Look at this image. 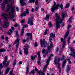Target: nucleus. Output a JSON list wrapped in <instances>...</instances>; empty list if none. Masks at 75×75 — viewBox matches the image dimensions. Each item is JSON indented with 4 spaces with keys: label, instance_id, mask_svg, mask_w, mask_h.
<instances>
[{
    "label": "nucleus",
    "instance_id": "1",
    "mask_svg": "<svg viewBox=\"0 0 75 75\" xmlns=\"http://www.w3.org/2000/svg\"><path fill=\"white\" fill-rule=\"evenodd\" d=\"M11 5H8V8L6 10V12H8L10 10V8H11V10L10 12H8V14L10 18L11 19H13V18H14L15 17V15L14 14V13L16 9H15V7L14 6H12L14 4V1L13 0L12 1H11Z\"/></svg>",
    "mask_w": 75,
    "mask_h": 75
},
{
    "label": "nucleus",
    "instance_id": "2",
    "mask_svg": "<svg viewBox=\"0 0 75 75\" xmlns=\"http://www.w3.org/2000/svg\"><path fill=\"white\" fill-rule=\"evenodd\" d=\"M60 7L61 10H62L63 9V5L62 4H61L60 5L59 4H57L56 5V3L55 2V1H54V5L53 7L51 8V11L52 13H54L55 10H58V7Z\"/></svg>",
    "mask_w": 75,
    "mask_h": 75
},
{
    "label": "nucleus",
    "instance_id": "3",
    "mask_svg": "<svg viewBox=\"0 0 75 75\" xmlns=\"http://www.w3.org/2000/svg\"><path fill=\"white\" fill-rule=\"evenodd\" d=\"M1 16H3L6 20L4 23L3 27L4 28H7V27H8V22L7 20V17H8V15L6 13H2Z\"/></svg>",
    "mask_w": 75,
    "mask_h": 75
},
{
    "label": "nucleus",
    "instance_id": "4",
    "mask_svg": "<svg viewBox=\"0 0 75 75\" xmlns=\"http://www.w3.org/2000/svg\"><path fill=\"white\" fill-rule=\"evenodd\" d=\"M60 60L59 58H57V57H56V58L55 59L54 62V64L56 65H57V68H58V69L59 70L60 72H61V66L59 63V61Z\"/></svg>",
    "mask_w": 75,
    "mask_h": 75
},
{
    "label": "nucleus",
    "instance_id": "5",
    "mask_svg": "<svg viewBox=\"0 0 75 75\" xmlns=\"http://www.w3.org/2000/svg\"><path fill=\"white\" fill-rule=\"evenodd\" d=\"M51 59V58L49 57L46 62V65H45L44 67L43 70L42 72V75H45V73H44V72H45V71L46 70V69H47V67H48V65L49 64V62H50V59Z\"/></svg>",
    "mask_w": 75,
    "mask_h": 75
},
{
    "label": "nucleus",
    "instance_id": "6",
    "mask_svg": "<svg viewBox=\"0 0 75 75\" xmlns=\"http://www.w3.org/2000/svg\"><path fill=\"white\" fill-rule=\"evenodd\" d=\"M55 16L56 17V18H57L59 20H60V21H62L64 20V18H65V17L66 16V14L62 13V18H61L59 15H58V14L57 13H56L55 14Z\"/></svg>",
    "mask_w": 75,
    "mask_h": 75
},
{
    "label": "nucleus",
    "instance_id": "7",
    "mask_svg": "<svg viewBox=\"0 0 75 75\" xmlns=\"http://www.w3.org/2000/svg\"><path fill=\"white\" fill-rule=\"evenodd\" d=\"M7 56H6L4 58L5 60L3 61L2 63V65H3V66L6 65V66L8 67L9 65V64H10V61H8L6 64V62H7Z\"/></svg>",
    "mask_w": 75,
    "mask_h": 75
},
{
    "label": "nucleus",
    "instance_id": "8",
    "mask_svg": "<svg viewBox=\"0 0 75 75\" xmlns=\"http://www.w3.org/2000/svg\"><path fill=\"white\" fill-rule=\"evenodd\" d=\"M56 26L57 28H60L61 27V24L62 23V21L60 20H59L58 18H56Z\"/></svg>",
    "mask_w": 75,
    "mask_h": 75
},
{
    "label": "nucleus",
    "instance_id": "9",
    "mask_svg": "<svg viewBox=\"0 0 75 75\" xmlns=\"http://www.w3.org/2000/svg\"><path fill=\"white\" fill-rule=\"evenodd\" d=\"M33 18L32 16L28 18L27 23L28 24H30V25H33Z\"/></svg>",
    "mask_w": 75,
    "mask_h": 75
},
{
    "label": "nucleus",
    "instance_id": "10",
    "mask_svg": "<svg viewBox=\"0 0 75 75\" xmlns=\"http://www.w3.org/2000/svg\"><path fill=\"white\" fill-rule=\"evenodd\" d=\"M70 50L72 54H69V55H71L73 58L75 57V50L73 48H70Z\"/></svg>",
    "mask_w": 75,
    "mask_h": 75
},
{
    "label": "nucleus",
    "instance_id": "11",
    "mask_svg": "<svg viewBox=\"0 0 75 75\" xmlns=\"http://www.w3.org/2000/svg\"><path fill=\"white\" fill-rule=\"evenodd\" d=\"M29 46L28 45H26L25 49H24V53L25 55H28V48Z\"/></svg>",
    "mask_w": 75,
    "mask_h": 75
},
{
    "label": "nucleus",
    "instance_id": "12",
    "mask_svg": "<svg viewBox=\"0 0 75 75\" xmlns=\"http://www.w3.org/2000/svg\"><path fill=\"white\" fill-rule=\"evenodd\" d=\"M28 14H29V11L28 9H26L25 11L22 14H21V16L22 17H23V16H26V15H27Z\"/></svg>",
    "mask_w": 75,
    "mask_h": 75
},
{
    "label": "nucleus",
    "instance_id": "13",
    "mask_svg": "<svg viewBox=\"0 0 75 75\" xmlns=\"http://www.w3.org/2000/svg\"><path fill=\"white\" fill-rule=\"evenodd\" d=\"M20 39L18 38H17L15 42H14V44H16V45H19L20 43L19 42L20 41Z\"/></svg>",
    "mask_w": 75,
    "mask_h": 75
},
{
    "label": "nucleus",
    "instance_id": "14",
    "mask_svg": "<svg viewBox=\"0 0 75 75\" xmlns=\"http://www.w3.org/2000/svg\"><path fill=\"white\" fill-rule=\"evenodd\" d=\"M45 42H46V41L45 39H44L43 41L42 40H40V45L42 48L43 47L42 45H44L45 44Z\"/></svg>",
    "mask_w": 75,
    "mask_h": 75
},
{
    "label": "nucleus",
    "instance_id": "15",
    "mask_svg": "<svg viewBox=\"0 0 75 75\" xmlns=\"http://www.w3.org/2000/svg\"><path fill=\"white\" fill-rule=\"evenodd\" d=\"M24 0H20V2L21 6H24V5H25V4H26V3L25 2H24Z\"/></svg>",
    "mask_w": 75,
    "mask_h": 75
},
{
    "label": "nucleus",
    "instance_id": "16",
    "mask_svg": "<svg viewBox=\"0 0 75 75\" xmlns=\"http://www.w3.org/2000/svg\"><path fill=\"white\" fill-rule=\"evenodd\" d=\"M67 61V60L66 59L63 62H62V68H64L65 66V64H66V62Z\"/></svg>",
    "mask_w": 75,
    "mask_h": 75
},
{
    "label": "nucleus",
    "instance_id": "17",
    "mask_svg": "<svg viewBox=\"0 0 75 75\" xmlns=\"http://www.w3.org/2000/svg\"><path fill=\"white\" fill-rule=\"evenodd\" d=\"M69 31H67V32L66 33V34L64 37V39L66 38L68 36V35H69Z\"/></svg>",
    "mask_w": 75,
    "mask_h": 75
},
{
    "label": "nucleus",
    "instance_id": "18",
    "mask_svg": "<svg viewBox=\"0 0 75 75\" xmlns=\"http://www.w3.org/2000/svg\"><path fill=\"white\" fill-rule=\"evenodd\" d=\"M27 35L28 37L30 36V40H32V34L30 33H28L27 34Z\"/></svg>",
    "mask_w": 75,
    "mask_h": 75
},
{
    "label": "nucleus",
    "instance_id": "19",
    "mask_svg": "<svg viewBox=\"0 0 75 75\" xmlns=\"http://www.w3.org/2000/svg\"><path fill=\"white\" fill-rule=\"evenodd\" d=\"M55 34H53V33H50V38H54V37H55Z\"/></svg>",
    "mask_w": 75,
    "mask_h": 75
},
{
    "label": "nucleus",
    "instance_id": "20",
    "mask_svg": "<svg viewBox=\"0 0 75 75\" xmlns=\"http://www.w3.org/2000/svg\"><path fill=\"white\" fill-rule=\"evenodd\" d=\"M70 71V68H69V66L67 65V67L66 71L68 73V72Z\"/></svg>",
    "mask_w": 75,
    "mask_h": 75
},
{
    "label": "nucleus",
    "instance_id": "21",
    "mask_svg": "<svg viewBox=\"0 0 75 75\" xmlns=\"http://www.w3.org/2000/svg\"><path fill=\"white\" fill-rule=\"evenodd\" d=\"M26 75H28V74L29 73V67H28V66H27V67H26Z\"/></svg>",
    "mask_w": 75,
    "mask_h": 75
},
{
    "label": "nucleus",
    "instance_id": "22",
    "mask_svg": "<svg viewBox=\"0 0 75 75\" xmlns=\"http://www.w3.org/2000/svg\"><path fill=\"white\" fill-rule=\"evenodd\" d=\"M10 70V68L7 67V69L6 70V71L5 74V75H6L7 74H8L9 71Z\"/></svg>",
    "mask_w": 75,
    "mask_h": 75
},
{
    "label": "nucleus",
    "instance_id": "23",
    "mask_svg": "<svg viewBox=\"0 0 75 75\" xmlns=\"http://www.w3.org/2000/svg\"><path fill=\"white\" fill-rule=\"evenodd\" d=\"M1 6L2 9H3V10H4V7H5V4H4V3H2Z\"/></svg>",
    "mask_w": 75,
    "mask_h": 75
},
{
    "label": "nucleus",
    "instance_id": "24",
    "mask_svg": "<svg viewBox=\"0 0 75 75\" xmlns=\"http://www.w3.org/2000/svg\"><path fill=\"white\" fill-rule=\"evenodd\" d=\"M52 48V47L50 46H48L47 47V49L48 50V51H50V50Z\"/></svg>",
    "mask_w": 75,
    "mask_h": 75
},
{
    "label": "nucleus",
    "instance_id": "25",
    "mask_svg": "<svg viewBox=\"0 0 75 75\" xmlns=\"http://www.w3.org/2000/svg\"><path fill=\"white\" fill-rule=\"evenodd\" d=\"M24 30L22 29L21 33L20 34L21 36H23L24 35Z\"/></svg>",
    "mask_w": 75,
    "mask_h": 75
},
{
    "label": "nucleus",
    "instance_id": "26",
    "mask_svg": "<svg viewBox=\"0 0 75 75\" xmlns=\"http://www.w3.org/2000/svg\"><path fill=\"white\" fill-rule=\"evenodd\" d=\"M28 25H24L23 26V28L22 30H24V28H27V27H28Z\"/></svg>",
    "mask_w": 75,
    "mask_h": 75
},
{
    "label": "nucleus",
    "instance_id": "27",
    "mask_svg": "<svg viewBox=\"0 0 75 75\" xmlns=\"http://www.w3.org/2000/svg\"><path fill=\"white\" fill-rule=\"evenodd\" d=\"M65 45H66V44H65V41H64L63 42V44H62V48L63 49L65 47Z\"/></svg>",
    "mask_w": 75,
    "mask_h": 75
},
{
    "label": "nucleus",
    "instance_id": "28",
    "mask_svg": "<svg viewBox=\"0 0 75 75\" xmlns=\"http://www.w3.org/2000/svg\"><path fill=\"white\" fill-rule=\"evenodd\" d=\"M19 45H16V49L15 50V53H16V52L18 50V46Z\"/></svg>",
    "mask_w": 75,
    "mask_h": 75
},
{
    "label": "nucleus",
    "instance_id": "29",
    "mask_svg": "<svg viewBox=\"0 0 75 75\" xmlns=\"http://www.w3.org/2000/svg\"><path fill=\"white\" fill-rule=\"evenodd\" d=\"M6 51V50L4 49H1L0 50V52H4V51Z\"/></svg>",
    "mask_w": 75,
    "mask_h": 75
},
{
    "label": "nucleus",
    "instance_id": "30",
    "mask_svg": "<svg viewBox=\"0 0 75 75\" xmlns=\"http://www.w3.org/2000/svg\"><path fill=\"white\" fill-rule=\"evenodd\" d=\"M48 51H46V54H43V56L44 57V58H45V57H46V56L47 55V54H48Z\"/></svg>",
    "mask_w": 75,
    "mask_h": 75
},
{
    "label": "nucleus",
    "instance_id": "31",
    "mask_svg": "<svg viewBox=\"0 0 75 75\" xmlns=\"http://www.w3.org/2000/svg\"><path fill=\"white\" fill-rule=\"evenodd\" d=\"M37 73H38V74H39L40 75H42V71L41 70L38 71Z\"/></svg>",
    "mask_w": 75,
    "mask_h": 75
},
{
    "label": "nucleus",
    "instance_id": "32",
    "mask_svg": "<svg viewBox=\"0 0 75 75\" xmlns=\"http://www.w3.org/2000/svg\"><path fill=\"white\" fill-rule=\"evenodd\" d=\"M35 0H29L28 2L29 3H34Z\"/></svg>",
    "mask_w": 75,
    "mask_h": 75
},
{
    "label": "nucleus",
    "instance_id": "33",
    "mask_svg": "<svg viewBox=\"0 0 75 75\" xmlns=\"http://www.w3.org/2000/svg\"><path fill=\"white\" fill-rule=\"evenodd\" d=\"M16 36L17 38H18L19 37V34L18 33V31L17 30L16 32Z\"/></svg>",
    "mask_w": 75,
    "mask_h": 75
},
{
    "label": "nucleus",
    "instance_id": "34",
    "mask_svg": "<svg viewBox=\"0 0 75 75\" xmlns=\"http://www.w3.org/2000/svg\"><path fill=\"white\" fill-rule=\"evenodd\" d=\"M66 6L65 7V8H69V5L70 4H66Z\"/></svg>",
    "mask_w": 75,
    "mask_h": 75
},
{
    "label": "nucleus",
    "instance_id": "35",
    "mask_svg": "<svg viewBox=\"0 0 75 75\" xmlns=\"http://www.w3.org/2000/svg\"><path fill=\"white\" fill-rule=\"evenodd\" d=\"M65 56H64V55H63L62 56V59L61 58V60H65Z\"/></svg>",
    "mask_w": 75,
    "mask_h": 75
},
{
    "label": "nucleus",
    "instance_id": "36",
    "mask_svg": "<svg viewBox=\"0 0 75 75\" xmlns=\"http://www.w3.org/2000/svg\"><path fill=\"white\" fill-rule=\"evenodd\" d=\"M16 64V59H15L14 60V62L13 64V66H15Z\"/></svg>",
    "mask_w": 75,
    "mask_h": 75
},
{
    "label": "nucleus",
    "instance_id": "37",
    "mask_svg": "<svg viewBox=\"0 0 75 75\" xmlns=\"http://www.w3.org/2000/svg\"><path fill=\"white\" fill-rule=\"evenodd\" d=\"M31 72H32L33 75H34V73H35V72H34V71L33 70L31 71V72L29 73V75H31Z\"/></svg>",
    "mask_w": 75,
    "mask_h": 75
},
{
    "label": "nucleus",
    "instance_id": "38",
    "mask_svg": "<svg viewBox=\"0 0 75 75\" xmlns=\"http://www.w3.org/2000/svg\"><path fill=\"white\" fill-rule=\"evenodd\" d=\"M34 46L35 47H37V42L36 41L35 43Z\"/></svg>",
    "mask_w": 75,
    "mask_h": 75
},
{
    "label": "nucleus",
    "instance_id": "39",
    "mask_svg": "<svg viewBox=\"0 0 75 75\" xmlns=\"http://www.w3.org/2000/svg\"><path fill=\"white\" fill-rule=\"evenodd\" d=\"M49 18H50V16H48V15H47L46 16L45 18L46 19H49Z\"/></svg>",
    "mask_w": 75,
    "mask_h": 75
},
{
    "label": "nucleus",
    "instance_id": "40",
    "mask_svg": "<svg viewBox=\"0 0 75 75\" xmlns=\"http://www.w3.org/2000/svg\"><path fill=\"white\" fill-rule=\"evenodd\" d=\"M5 1L6 4H8V3L10 1V0H5Z\"/></svg>",
    "mask_w": 75,
    "mask_h": 75
},
{
    "label": "nucleus",
    "instance_id": "41",
    "mask_svg": "<svg viewBox=\"0 0 75 75\" xmlns=\"http://www.w3.org/2000/svg\"><path fill=\"white\" fill-rule=\"evenodd\" d=\"M48 31V29H46L44 33V35H46L47 34V32Z\"/></svg>",
    "mask_w": 75,
    "mask_h": 75
},
{
    "label": "nucleus",
    "instance_id": "42",
    "mask_svg": "<svg viewBox=\"0 0 75 75\" xmlns=\"http://www.w3.org/2000/svg\"><path fill=\"white\" fill-rule=\"evenodd\" d=\"M48 25L50 27H51V26H52V25L51 24V22H49Z\"/></svg>",
    "mask_w": 75,
    "mask_h": 75
},
{
    "label": "nucleus",
    "instance_id": "43",
    "mask_svg": "<svg viewBox=\"0 0 75 75\" xmlns=\"http://www.w3.org/2000/svg\"><path fill=\"white\" fill-rule=\"evenodd\" d=\"M39 8V7H38V6L37 7H36V8H35V11H37V10H38V9Z\"/></svg>",
    "mask_w": 75,
    "mask_h": 75
},
{
    "label": "nucleus",
    "instance_id": "44",
    "mask_svg": "<svg viewBox=\"0 0 75 75\" xmlns=\"http://www.w3.org/2000/svg\"><path fill=\"white\" fill-rule=\"evenodd\" d=\"M40 52H38V54H37V55L38 56V57H40Z\"/></svg>",
    "mask_w": 75,
    "mask_h": 75
},
{
    "label": "nucleus",
    "instance_id": "45",
    "mask_svg": "<svg viewBox=\"0 0 75 75\" xmlns=\"http://www.w3.org/2000/svg\"><path fill=\"white\" fill-rule=\"evenodd\" d=\"M58 51H59V48H58V47H57L56 49V52H58Z\"/></svg>",
    "mask_w": 75,
    "mask_h": 75
},
{
    "label": "nucleus",
    "instance_id": "46",
    "mask_svg": "<svg viewBox=\"0 0 75 75\" xmlns=\"http://www.w3.org/2000/svg\"><path fill=\"white\" fill-rule=\"evenodd\" d=\"M46 50H45L44 49H43L42 51V52L43 54H45V52Z\"/></svg>",
    "mask_w": 75,
    "mask_h": 75
},
{
    "label": "nucleus",
    "instance_id": "47",
    "mask_svg": "<svg viewBox=\"0 0 75 75\" xmlns=\"http://www.w3.org/2000/svg\"><path fill=\"white\" fill-rule=\"evenodd\" d=\"M45 46L43 47L44 48L45 47H46L47 45H48V44H47V43H45V44H44Z\"/></svg>",
    "mask_w": 75,
    "mask_h": 75
},
{
    "label": "nucleus",
    "instance_id": "48",
    "mask_svg": "<svg viewBox=\"0 0 75 75\" xmlns=\"http://www.w3.org/2000/svg\"><path fill=\"white\" fill-rule=\"evenodd\" d=\"M67 60L68 61V62L69 64H71V60H70V59H67Z\"/></svg>",
    "mask_w": 75,
    "mask_h": 75
},
{
    "label": "nucleus",
    "instance_id": "49",
    "mask_svg": "<svg viewBox=\"0 0 75 75\" xmlns=\"http://www.w3.org/2000/svg\"><path fill=\"white\" fill-rule=\"evenodd\" d=\"M50 47H51L52 48V47H53V43H52V42H51L50 45Z\"/></svg>",
    "mask_w": 75,
    "mask_h": 75
},
{
    "label": "nucleus",
    "instance_id": "50",
    "mask_svg": "<svg viewBox=\"0 0 75 75\" xmlns=\"http://www.w3.org/2000/svg\"><path fill=\"white\" fill-rule=\"evenodd\" d=\"M35 4H36V5H38V2L37 1H35Z\"/></svg>",
    "mask_w": 75,
    "mask_h": 75
},
{
    "label": "nucleus",
    "instance_id": "51",
    "mask_svg": "<svg viewBox=\"0 0 75 75\" xmlns=\"http://www.w3.org/2000/svg\"><path fill=\"white\" fill-rule=\"evenodd\" d=\"M38 64L39 65H41V62H40V61H38Z\"/></svg>",
    "mask_w": 75,
    "mask_h": 75
},
{
    "label": "nucleus",
    "instance_id": "52",
    "mask_svg": "<svg viewBox=\"0 0 75 75\" xmlns=\"http://www.w3.org/2000/svg\"><path fill=\"white\" fill-rule=\"evenodd\" d=\"M31 59L32 60V61H33L34 60V56H31Z\"/></svg>",
    "mask_w": 75,
    "mask_h": 75
},
{
    "label": "nucleus",
    "instance_id": "53",
    "mask_svg": "<svg viewBox=\"0 0 75 75\" xmlns=\"http://www.w3.org/2000/svg\"><path fill=\"white\" fill-rule=\"evenodd\" d=\"M9 35H11L12 34V33L11 32H8L7 33Z\"/></svg>",
    "mask_w": 75,
    "mask_h": 75
},
{
    "label": "nucleus",
    "instance_id": "54",
    "mask_svg": "<svg viewBox=\"0 0 75 75\" xmlns=\"http://www.w3.org/2000/svg\"><path fill=\"white\" fill-rule=\"evenodd\" d=\"M71 25H68V29H69V28H71Z\"/></svg>",
    "mask_w": 75,
    "mask_h": 75
},
{
    "label": "nucleus",
    "instance_id": "55",
    "mask_svg": "<svg viewBox=\"0 0 75 75\" xmlns=\"http://www.w3.org/2000/svg\"><path fill=\"white\" fill-rule=\"evenodd\" d=\"M13 70H12L9 73V74L10 75H11V74H13Z\"/></svg>",
    "mask_w": 75,
    "mask_h": 75
},
{
    "label": "nucleus",
    "instance_id": "56",
    "mask_svg": "<svg viewBox=\"0 0 75 75\" xmlns=\"http://www.w3.org/2000/svg\"><path fill=\"white\" fill-rule=\"evenodd\" d=\"M71 19H72V17H71L69 19V21L71 23Z\"/></svg>",
    "mask_w": 75,
    "mask_h": 75
},
{
    "label": "nucleus",
    "instance_id": "57",
    "mask_svg": "<svg viewBox=\"0 0 75 75\" xmlns=\"http://www.w3.org/2000/svg\"><path fill=\"white\" fill-rule=\"evenodd\" d=\"M30 39V38L28 37L26 39V41L27 42H28V41H29V39Z\"/></svg>",
    "mask_w": 75,
    "mask_h": 75
},
{
    "label": "nucleus",
    "instance_id": "58",
    "mask_svg": "<svg viewBox=\"0 0 75 75\" xmlns=\"http://www.w3.org/2000/svg\"><path fill=\"white\" fill-rule=\"evenodd\" d=\"M61 42H64V41H65V40H64V39L62 38H61Z\"/></svg>",
    "mask_w": 75,
    "mask_h": 75
},
{
    "label": "nucleus",
    "instance_id": "59",
    "mask_svg": "<svg viewBox=\"0 0 75 75\" xmlns=\"http://www.w3.org/2000/svg\"><path fill=\"white\" fill-rule=\"evenodd\" d=\"M41 10L42 11V12H43V13H44V12H45V11L44 10V9H43V8H41Z\"/></svg>",
    "mask_w": 75,
    "mask_h": 75
},
{
    "label": "nucleus",
    "instance_id": "60",
    "mask_svg": "<svg viewBox=\"0 0 75 75\" xmlns=\"http://www.w3.org/2000/svg\"><path fill=\"white\" fill-rule=\"evenodd\" d=\"M5 38L6 40V42H8V40H8V38L7 37H5Z\"/></svg>",
    "mask_w": 75,
    "mask_h": 75
},
{
    "label": "nucleus",
    "instance_id": "61",
    "mask_svg": "<svg viewBox=\"0 0 75 75\" xmlns=\"http://www.w3.org/2000/svg\"><path fill=\"white\" fill-rule=\"evenodd\" d=\"M0 67L1 68H3V67H4V66H3V65L2 66V64H0Z\"/></svg>",
    "mask_w": 75,
    "mask_h": 75
},
{
    "label": "nucleus",
    "instance_id": "62",
    "mask_svg": "<svg viewBox=\"0 0 75 75\" xmlns=\"http://www.w3.org/2000/svg\"><path fill=\"white\" fill-rule=\"evenodd\" d=\"M14 27H17V26H18V25L17 23H16L15 25H14Z\"/></svg>",
    "mask_w": 75,
    "mask_h": 75
},
{
    "label": "nucleus",
    "instance_id": "63",
    "mask_svg": "<svg viewBox=\"0 0 75 75\" xmlns=\"http://www.w3.org/2000/svg\"><path fill=\"white\" fill-rule=\"evenodd\" d=\"M35 71H37V72H38V69H37V68L36 67H35Z\"/></svg>",
    "mask_w": 75,
    "mask_h": 75
},
{
    "label": "nucleus",
    "instance_id": "64",
    "mask_svg": "<svg viewBox=\"0 0 75 75\" xmlns=\"http://www.w3.org/2000/svg\"><path fill=\"white\" fill-rule=\"evenodd\" d=\"M22 62L20 61V62H19L18 64H19V65L20 64H22Z\"/></svg>",
    "mask_w": 75,
    "mask_h": 75
}]
</instances>
